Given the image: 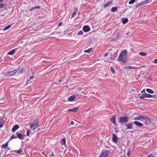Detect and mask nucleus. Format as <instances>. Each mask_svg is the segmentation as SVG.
<instances>
[{
    "label": "nucleus",
    "mask_w": 157,
    "mask_h": 157,
    "mask_svg": "<svg viewBox=\"0 0 157 157\" xmlns=\"http://www.w3.org/2000/svg\"><path fill=\"white\" fill-rule=\"evenodd\" d=\"M127 51L126 50H123L120 53L118 58V60L119 61L122 62H125L126 61L128 56L127 55Z\"/></svg>",
    "instance_id": "nucleus-1"
},
{
    "label": "nucleus",
    "mask_w": 157,
    "mask_h": 157,
    "mask_svg": "<svg viewBox=\"0 0 157 157\" xmlns=\"http://www.w3.org/2000/svg\"><path fill=\"white\" fill-rule=\"evenodd\" d=\"M39 120L36 119L33 121L30 124V128L32 130H34L39 126Z\"/></svg>",
    "instance_id": "nucleus-2"
},
{
    "label": "nucleus",
    "mask_w": 157,
    "mask_h": 157,
    "mask_svg": "<svg viewBox=\"0 0 157 157\" xmlns=\"http://www.w3.org/2000/svg\"><path fill=\"white\" fill-rule=\"evenodd\" d=\"M129 118L128 117H119L118 118V121L122 124L127 122L128 121Z\"/></svg>",
    "instance_id": "nucleus-3"
},
{
    "label": "nucleus",
    "mask_w": 157,
    "mask_h": 157,
    "mask_svg": "<svg viewBox=\"0 0 157 157\" xmlns=\"http://www.w3.org/2000/svg\"><path fill=\"white\" fill-rule=\"evenodd\" d=\"M17 71L16 70H14L6 72V75L7 76H11L14 75Z\"/></svg>",
    "instance_id": "nucleus-4"
},
{
    "label": "nucleus",
    "mask_w": 157,
    "mask_h": 157,
    "mask_svg": "<svg viewBox=\"0 0 157 157\" xmlns=\"http://www.w3.org/2000/svg\"><path fill=\"white\" fill-rule=\"evenodd\" d=\"M110 153L109 151H107L103 152H102L101 155H100L99 157H105L107 156Z\"/></svg>",
    "instance_id": "nucleus-5"
},
{
    "label": "nucleus",
    "mask_w": 157,
    "mask_h": 157,
    "mask_svg": "<svg viewBox=\"0 0 157 157\" xmlns=\"http://www.w3.org/2000/svg\"><path fill=\"white\" fill-rule=\"evenodd\" d=\"M83 30L85 32H87L90 30V28L88 25H85L83 27Z\"/></svg>",
    "instance_id": "nucleus-6"
},
{
    "label": "nucleus",
    "mask_w": 157,
    "mask_h": 157,
    "mask_svg": "<svg viewBox=\"0 0 157 157\" xmlns=\"http://www.w3.org/2000/svg\"><path fill=\"white\" fill-rule=\"evenodd\" d=\"M16 135L17 137L21 140H23L24 138V136L23 135L18 132L16 133Z\"/></svg>",
    "instance_id": "nucleus-7"
},
{
    "label": "nucleus",
    "mask_w": 157,
    "mask_h": 157,
    "mask_svg": "<svg viewBox=\"0 0 157 157\" xmlns=\"http://www.w3.org/2000/svg\"><path fill=\"white\" fill-rule=\"evenodd\" d=\"M144 122L146 124H150L151 123V121L149 118L145 117Z\"/></svg>",
    "instance_id": "nucleus-8"
},
{
    "label": "nucleus",
    "mask_w": 157,
    "mask_h": 157,
    "mask_svg": "<svg viewBox=\"0 0 157 157\" xmlns=\"http://www.w3.org/2000/svg\"><path fill=\"white\" fill-rule=\"evenodd\" d=\"M113 137L112 139L113 141L115 143H117L118 141V138L116 135L114 133L113 134Z\"/></svg>",
    "instance_id": "nucleus-9"
},
{
    "label": "nucleus",
    "mask_w": 157,
    "mask_h": 157,
    "mask_svg": "<svg viewBox=\"0 0 157 157\" xmlns=\"http://www.w3.org/2000/svg\"><path fill=\"white\" fill-rule=\"evenodd\" d=\"M132 123H127L125 124V126L127 127L126 129H131L132 128Z\"/></svg>",
    "instance_id": "nucleus-10"
},
{
    "label": "nucleus",
    "mask_w": 157,
    "mask_h": 157,
    "mask_svg": "<svg viewBox=\"0 0 157 157\" xmlns=\"http://www.w3.org/2000/svg\"><path fill=\"white\" fill-rule=\"evenodd\" d=\"M113 1L112 0H111L110 1L106 3L105 4L104 6V8H106V7L109 6V5L112 4L113 3Z\"/></svg>",
    "instance_id": "nucleus-11"
},
{
    "label": "nucleus",
    "mask_w": 157,
    "mask_h": 157,
    "mask_svg": "<svg viewBox=\"0 0 157 157\" xmlns=\"http://www.w3.org/2000/svg\"><path fill=\"white\" fill-rule=\"evenodd\" d=\"M133 123L139 127H141L143 125V124L142 123L137 121H135L133 122Z\"/></svg>",
    "instance_id": "nucleus-12"
},
{
    "label": "nucleus",
    "mask_w": 157,
    "mask_h": 157,
    "mask_svg": "<svg viewBox=\"0 0 157 157\" xmlns=\"http://www.w3.org/2000/svg\"><path fill=\"white\" fill-rule=\"evenodd\" d=\"M17 50V48L13 49L10 52H8L7 54L10 55H12L14 54Z\"/></svg>",
    "instance_id": "nucleus-13"
},
{
    "label": "nucleus",
    "mask_w": 157,
    "mask_h": 157,
    "mask_svg": "<svg viewBox=\"0 0 157 157\" xmlns=\"http://www.w3.org/2000/svg\"><path fill=\"white\" fill-rule=\"evenodd\" d=\"M110 120L111 122L114 124H116V121L115 120V116H114L110 119Z\"/></svg>",
    "instance_id": "nucleus-14"
},
{
    "label": "nucleus",
    "mask_w": 157,
    "mask_h": 157,
    "mask_svg": "<svg viewBox=\"0 0 157 157\" xmlns=\"http://www.w3.org/2000/svg\"><path fill=\"white\" fill-rule=\"evenodd\" d=\"M19 128V126L17 124H16L12 128V130L13 132H15L16 130L18 129Z\"/></svg>",
    "instance_id": "nucleus-15"
},
{
    "label": "nucleus",
    "mask_w": 157,
    "mask_h": 157,
    "mask_svg": "<svg viewBox=\"0 0 157 157\" xmlns=\"http://www.w3.org/2000/svg\"><path fill=\"white\" fill-rule=\"evenodd\" d=\"M14 152L15 153H17L18 154H20L21 153L22 150L21 149H20L18 150H13V151H10V152Z\"/></svg>",
    "instance_id": "nucleus-16"
},
{
    "label": "nucleus",
    "mask_w": 157,
    "mask_h": 157,
    "mask_svg": "<svg viewBox=\"0 0 157 157\" xmlns=\"http://www.w3.org/2000/svg\"><path fill=\"white\" fill-rule=\"evenodd\" d=\"M78 109V107L74 108L71 109H69L67 111L68 112H76Z\"/></svg>",
    "instance_id": "nucleus-17"
},
{
    "label": "nucleus",
    "mask_w": 157,
    "mask_h": 157,
    "mask_svg": "<svg viewBox=\"0 0 157 157\" xmlns=\"http://www.w3.org/2000/svg\"><path fill=\"white\" fill-rule=\"evenodd\" d=\"M122 22L123 24H125L128 21V20L127 18H122Z\"/></svg>",
    "instance_id": "nucleus-18"
},
{
    "label": "nucleus",
    "mask_w": 157,
    "mask_h": 157,
    "mask_svg": "<svg viewBox=\"0 0 157 157\" xmlns=\"http://www.w3.org/2000/svg\"><path fill=\"white\" fill-rule=\"evenodd\" d=\"M75 96L74 95H73L70 97L68 98V100L70 101H74V100L75 99Z\"/></svg>",
    "instance_id": "nucleus-19"
},
{
    "label": "nucleus",
    "mask_w": 157,
    "mask_h": 157,
    "mask_svg": "<svg viewBox=\"0 0 157 157\" xmlns=\"http://www.w3.org/2000/svg\"><path fill=\"white\" fill-rule=\"evenodd\" d=\"M138 120L144 122L145 117L142 116H138Z\"/></svg>",
    "instance_id": "nucleus-20"
},
{
    "label": "nucleus",
    "mask_w": 157,
    "mask_h": 157,
    "mask_svg": "<svg viewBox=\"0 0 157 157\" xmlns=\"http://www.w3.org/2000/svg\"><path fill=\"white\" fill-rule=\"evenodd\" d=\"M118 8H119V7H113L111 9V11L112 12H115L117 11Z\"/></svg>",
    "instance_id": "nucleus-21"
},
{
    "label": "nucleus",
    "mask_w": 157,
    "mask_h": 157,
    "mask_svg": "<svg viewBox=\"0 0 157 157\" xmlns=\"http://www.w3.org/2000/svg\"><path fill=\"white\" fill-rule=\"evenodd\" d=\"M145 95H146V98H151L152 97H154V98H155V95H152L151 94H149L145 93Z\"/></svg>",
    "instance_id": "nucleus-22"
},
{
    "label": "nucleus",
    "mask_w": 157,
    "mask_h": 157,
    "mask_svg": "<svg viewBox=\"0 0 157 157\" xmlns=\"http://www.w3.org/2000/svg\"><path fill=\"white\" fill-rule=\"evenodd\" d=\"M4 124V120L2 119L0 120V127H2Z\"/></svg>",
    "instance_id": "nucleus-23"
},
{
    "label": "nucleus",
    "mask_w": 157,
    "mask_h": 157,
    "mask_svg": "<svg viewBox=\"0 0 157 157\" xmlns=\"http://www.w3.org/2000/svg\"><path fill=\"white\" fill-rule=\"evenodd\" d=\"M138 67H132L131 66H127L126 67H125L124 68V69H136L138 68Z\"/></svg>",
    "instance_id": "nucleus-24"
},
{
    "label": "nucleus",
    "mask_w": 157,
    "mask_h": 157,
    "mask_svg": "<svg viewBox=\"0 0 157 157\" xmlns=\"http://www.w3.org/2000/svg\"><path fill=\"white\" fill-rule=\"evenodd\" d=\"M146 91L147 93L150 94H153L154 93V91L151 89L147 88L146 89Z\"/></svg>",
    "instance_id": "nucleus-25"
},
{
    "label": "nucleus",
    "mask_w": 157,
    "mask_h": 157,
    "mask_svg": "<svg viewBox=\"0 0 157 157\" xmlns=\"http://www.w3.org/2000/svg\"><path fill=\"white\" fill-rule=\"evenodd\" d=\"M61 143L63 145H64L66 144L65 138H64L61 140Z\"/></svg>",
    "instance_id": "nucleus-26"
},
{
    "label": "nucleus",
    "mask_w": 157,
    "mask_h": 157,
    "mask_svg": "<svg viewBox=\"0 0 157 157\" xmlns=\"http://www.w3.org/2000/svg\"><path fill=\"white\" fill-rule=\"evenodd\" d=\"M91 50H92V48H90L88 49V50H85L84 51V52L86 53H89L91 52Z\"/></svg>",
    "instance_id": "nucleus-27"
},
{
    "label": "nucleus",
    "mask_w": 157,
    "mask_h": 157,
    "mask_svg": "<svg viewBox=\"0 0 157 157\" xmlns=\"http://www.w3.org/2000/svg\"><path fill=\"white\" fill-rule=\"evenodd\" d=\"M11 25H7V26H6V27H5L4 28L3 30L4 31H5V30H6L9 29L11 27Z\"/></svg>",
    "instance_id": "nucleus-28"
},
{
    "label": "nucleus",
    "mask_w": 157,
    "mask_h": 157,
    "mask_svg": "<svg viewBox=\"0 0 157 157\" xmlns=\"http://www.w3.org/2000/svg\"><path fill=\"white\" fill-rule=\"evenodd\" d=\"M139 54L140 55L142 56H145L147 54L146 53L144 52H140L139 53Z\"/></svg>",
    "instance_id": "nucleus-29"
},
{
    "label": "nucleus",
    "mask_w": 157,
    "mask_h": 157,
    "mask_svg": "<svg viewBox=\"0 0 157 157\" xmlns=\"http://www.w3.org/2000/svg\"><path fill=\"white\" fill-rule=\"evenodd\" d=\"M8 142H7L5 144H3L2 145V147H3L5 148H7L8 147Z\"/></svg>",
    "instance_id": "nucleus-30"
},
{
    "label": "nucleus",
    "mask_w": 157,
    "mask_h": 157,
    "mask_svg": "<svg viewBox=\"0 0 157 157\" xmlns=\"http://www.w3.org/2000/svg\"><path fill=\"white\" fill-rule=\"evenodd\" d=\"M136 0H131L128 2L129 4H132L135 2Z\"/></svg>",
    "instance_id": "nucleus-31"
},
{
    "label": "nucleus",
    "mask_w": 157,
    "mask_h": 157,
    "mask_svg": "<svg viewBox=\"0 0 157 157\" xmlns=\"http://www.w3.org/2000/svg\"><path fill=\"white\" fill-rule=\"evenodd\" d=\"M83 34V32L81 31V30H80V31H79L77 33V35H82Z\"/></svg>",
    "instance_id": "nucleus-32"
},
{
    "label": "nucleus",
    "mask_w": 157,
    "mask_h": 157,
    "mask_svg": "<svg viewBox=\"0 0 157 157\" xmlns=\"http://www.w3.org/2000/svg\"><path fill=\"white\" fill-rule=\"evenodd\" d=\"M111 71L113 74L115 73V71L113 67H111L110 68Z\"/></svg>",
    "instance_id": "nucleus-33"
},
{
    "label": "nucleus",
    "mask_w": 157,
    "mask_h": 157,
    "mask_svg": "<svg viewBox=\"0 0 157 157\" xmlns=\"http://www.w3.org/2000/svg\"><path fill=\"white\" fill-rule=\"evenodd\" d=\"M144 98H146L145 93L142 94V96L140 97V98L141 99H144Z\"/></svg>",
    "instance_id": "nucleus-34"
},
{
    "label": "nucleus",
    "mask_w": 157,
    "mask_h": 157,
    "mask_svg": "<svg viewBox=\"0 0 157 157\" xmlns=\"http://www.w3.org/2000/svg\"><path fill=\"white\" fill-rule=\"evenodd\" d=\"M142 6L140 2L137 4L135 6L136 8H137L140 6Z\"/></svg>",
    "instance_id": "nucleus-35"
},
{
    "label": "nucleus",
    "mask_w": 157,
    "mask_h": 157,
    "mask_svg": "<svg viewBox=\"0 0 157 157\" xmlns=\"http://www.w3.org/2000/svg\"><path fill=\"white\" fill-rule=\"evenodd\" d=\"M17 138V136L16 135H15V134H13L11 136V139L14 138Z\"/></svg>",
    "instance_id": "nucleus-36"
},
{
    "label": "nucleus",
    "mask_w": 157,
    "mask_h": 157,
    "mask_svg": "<svg viewBox=\"0 0 157 157\" xmlns=\"http://www.w3.org/2000/svg\"><path fill=\"white\" fill-rule=\"evenodd\" d=\"M76 14V12L75 11H74L72 15V17H74L75 15Z\"/></svg>",
    "instance_id": "nucleus-37"
},
{
    "label": "nucleus",
    "mask_w": 157,
    "mask_h": 157,
    "mask_svg": "<svg viewBox=\"0 0 157 157\" xmlns=\"http://www.w3.org/2000/svg\"><path fill=\"white\" fill-rule=\"evenodd\" d=\"M30 132V130L29 129H28L27 130V132H26V134L27 136H29V134Z\"/></svg>",
    "instance_id": "nucleus-38"
},
{
    "label": "nucleus",
    "mask_w": 157,
    "mask_h": 157,
    "mask_svg": "<svg viewBox=\"0 0 157 157\" xmlns=\"http://www.w3.org/2000/svg\"><path fill=\"white\" fill-rule=\"evenodd\" d=\"M117 52H115L113 54V56L114 57V59H115V58L117 57Z\"/></svg>",
    "instance_id": "nucleus-39"
},
{
    "label": "nucleus",
    "mask_w": 157,
    "mask_h": 157,
    "mask_svg": "<svg viewBox=\"0 0 157 157\" xmlns=\"http://www.w3.org/2000/svg\"><path fill=\"white\" fill-rule=\"evenodd\" d=\"M4 4L2 3L0 4V8H3L4 7Z\"/></svg>",
    "instance_id": "nucleus-40"
},
{
    "label": "nucleus",
    "mask_w": 157,
    "mask_h": 157,
    "mask_svg": "<svg viewBox=\"0 0 157 157\" xmlns=\"http://www.w3.org/2000/svg\"><path fill=\"white\" fill-rule=\"evenodd\" d=\"M62 22H60L59 23L58 25V26H61L62 25Z\"/></svg>",
    "instance_id": "nucleus-41"
},
{
    "label": "nucleus",
    "mask_w": 157,
    "mask_h": 157,
    "mask_svg": "<svg viewBox=\"0 0 157 157\" xmlns=\"http://www.w3.org/2000/svg\"><path fill=\"white\" fill-rule=\"evenodd\" d=\"M154 62L155 63H157V59H156L154 60Z\"/></svg>",
    "instance_id": "nucleus-42"
},
{
    "label": "nucleus",
    "mask_w": 157,
    "mask_h": 157,
    "mask_svg": "<svg viewBox=\"0 0 157 157\" xmlns=\"http://www.w3.org/2000/svg\"><path fill=\"white\" fill-rule=\"evenodd\" d=\"M140 3L141 4V5L145 4V3L144 2V1L140 2Z\"/></svg>",
    "instance_id": "nucleus-43"
},
{
    "label": "nucleus",
    "mask_w": 157,
    "mask_h": 157,
    "mask_svg": "<svg viewBox=\"0 0 157 157\" xmlns=\"http://www.w3.org/2000/svg\"><path fill=\"white\" fill-rule=\"evenodd\" d=\"M35 7H33V8H32L30 9H29V10H30V11H32L33 10H35Z\"/></svg>",
    "instance_id": "nucleus-44"
},
{
    "label": "nucleus",
    "mask_w": 157,
    "mask_h": 157,
    "mask_svg": "<svg viewBox=\"0 0 157 157\" xmlns=\"http://www.w3.org/2000/svg\"><path fill=\"white\" fill-rule=\"evenodd\" d=\"M149 1V0H146L144 1L145 4L147 3V2Z\"/></svg>",
    "instance_id": "nucleus-45"
},
{
    "label": "nucleus",
    "mask_w": 157,
    "mask_h": 157,
    "mask_svg": "<svg viewBox=\"0 0 157 157\" xmlns=\"http://www.w3.org/2000/svg\"><path fill=\"white\" fill-rule=\"evenodd\" d=\"M35 7V9H37L40 8V6H37L35 7Z\"/></svg>",
    "instance_id": "nucleus-46"
},
{
    "label": "nucleus",
    "mask_w": 157,
    "mask_h": 157,
    "mask_svg": "<svg viewBox=\"0 0 157 157\" xmlns=\"http://www.w3.org/2000/svg\"><path fill=\"white\" fill-rule=\"evenodd\" d=\"M74 122L73 121H71V125H74Z\"/></svg>",
    "instance_id": "nucleus-47"
},
{
    "label": "nucleus",
    "mask_w": 157,
    "mask_h": 157,
    "mask_svg": "<svg viewBox=\"0 0 157 157\" xmlns=\"http://www.w3.org/2000/svg\"><path fill=\"white\" fill-rule=\"evenodd\" d=\"M147 157H153V155L151 154L149 156H148Z\"/></svg>",
    "instance_id": "nucleus-48"
},
{
    "label": "nucleus",
    "mask_w": 157,
    "mask_h": 157,
    "mask_svg": "<svg viewBox=\"0 0 157 157\" xmlns=\"http://www.w3.org/2000/svg\"><path fill=\"white\" fill-rule=\"evenodd\" d=\"M108 53H105V54L104 55V57H106V56H108Z\"/></svg>",
    "instance_id": "nucleus-49"
},
{
    "label": "nucleus",
    "mask_w": 157,
    "mask_h": 157,
    "mask_svg": "<svg viewBox=\"0 0 157 157\" xmlns=\"http://www.w3.org/2000/svg\"><path fill=\"white\" fill-rule=\"evenodd\" d=\"M30 79H28V80H27L26 82H27V83H29V82L30 83Z\"/></svg>",
    "instance_id": "nucleus-50"
},
{
    "label": "nucleus",
    "mask_w": 157,
    "mask_h": 157,
    "mask_svg": "<svg viewBox=\"0 0 157 157\" xmlns=\"http://www.w3.org/2000/svg\"><path fill=\"white\" fill-rule=\"evenodd\" d=\"M138 117H135L134 118V120H138Z\"/></svg>",
    "instance_id": "nucleus-51"
},
{
    "label": "nucleus",
    "mask_w": 157,
    "mask_h": 157,
    "mask_svg": "<svg viewBox=\"0 0 157 157\" xmlns=\"http://www.w3.org/2000/svg\"><path fill=\"white\" fill-rule=\"evenodd\" d=\"M33 76H31L29 77V78L30 79H33Z\"/></svg>",
    "instance_id": "nucleus-52"
},
{
    "label": "nucleus",
    "mask_w": 157,
    "mask_h": 157,
    "mask_svg": "<svg viewBox=\"0 0 157 157\" xmlns=\"http://www.w3.org/2000/svg\"><path fill=\"white\" fill-rule=\"evenodd\" d=\"M144 92H145V90L144 89H143L141 91V93H143Z\"/></svg>",
    "instance_id": "nucleus-53"
},
{
    "label": "nucleus",
    "mask_w": 157,
    "mask_h": 157,
    "mask_svg": "<svg viewBox=\"0 0 157 157\" xmlns=\"http://www.w3.org/2000/svg\"><path fill=\"white\" fill-rule=\"evenodd\" d=\"M129 34H130V33L128 32L126 33V34L127 35H128Z\"/></svg>",
    "instance_id": "nucleus-54"
},
{
    "label": "nucleus",
    "mask_w": 157,
    "mask_h": 157,
    "mask_svg": "<svg viewBox=\"0 0 157 157\" xmlns=\"http://www.w3.org/2000/svg\"><path fill=\"white\" fill-rule=\"evenodd\" d=\"M120 157H125V156L124 155H122Z\"/></svg>",
    "instance_id": "nucleus-55"
},
{
    "label": "nucleus",
    "mask_w": 157,
    "mask_h": 157,
    "mask_svg": "<svg viewBox=\"0 0 157 157\" xmlns=\"http://www.w3.org/2000/svg\"><path fill=\"white\" fill-rule=\"evenodd\" d=\"M127 155H129V152H128V153H127Z\"/></svg>",
    "instance_id": "nucleus-56"
},
{
    "label": "nucleus",
    "mask_w": 157,
    "mask_h": 157,
    "mask_svg": "<svg viewBox=\"0 0 157 157\" xmlns=\"http://www.w3.org/2000/svg\"><path fill=\"white\" fill-rule=\"evenodd\" d=\"M2 1H3L2 0H0V3Z\"/></svg>",
    "instance_id": "nucleus-57"
},
{
    "label": "nucleus",
    "mask_w": 157,
    "mask_h": 157,
    "mask_svg": "<svg viewBox=\"0 0 157 157\" xmlns=\"http://www.w3.org/2000/svg\"><path fill=\"white\" fill-rule=\"evenodd\" d=\"M8 150H10V148H8Z\"/></svg>",
    "instance_id": "nucleus-58"
},
{
    "label": "nucleus",
    "mask_w": 157,
    "mask_h": 157,
    "mask_svg": "<svg viewBox=\"0 0 157 157\" xmlns=\"http://www.w3.org/2000/svg\"><path fill=\"white\" fill-rule=\"evenodd\" d=\"M77 10V9L76 10Z\"/></svg>",
    "instance_id": "nucleus-59"
}]
</instances>
